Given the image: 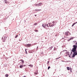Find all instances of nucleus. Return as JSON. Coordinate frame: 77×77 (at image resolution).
Segmentation results:
<instances>
[{
    "label": "nucleus",
    "mask_w": 77,
    "mask_h": 77,
    "mask_svg": "<svg viewBox=\"0 0 77 77\" xmlns=\"http://www.w3.org/2000/svg\"><path fill=\"white\" fill-rule=\"evenodd\" d=\"M76 45H74L73 46V48H72V51L73 53V55L72 56V57H75L76 55H77V43H76Z\"/></svg>",
    "instance_id": "obj_1"
},
{
    "label": "nucleus",
    "mask_w": 77,
    "mask_h": 77,
    "mask_svg": "<svg viewBox=\"0 0 77 77\" xmlns=\"http://www.w3.org/2000/svg\"><path fill=\"white\" fill-rule=\"evenodd\" d=\"M42 3H40L39 4H36L35 5V6H41L42 5Z\"/></svg>",
    "instance_id": "obj_2"
},
{
    "label": "nucleus",
    "mask_w": 77,
    "mask_h": 77,
    "mask_svg": "<svg viewBox=\"0 0 77 77\" xmlns=\"http://www.w3.org/2000/svg\"><path fill=\"white\" fill-rule=\"evenodd\" d=\"M42 26L43 27H45L46 29H48L47 28V27L46 26V25H45V24H42Z\"/></svg>",
    "instance_id": "obj_3"
},
{
    "label": "nucleus",
    "mask_w": 77,
    "mask_h": 77,
    "mask_svg": "<svg viewBox=\"0 0 77 77\" xmlns=\"http://www.w3.org/2000/svg\"><path fill=\"white\" fill-rule=\"evenodd\" d=\"M20 61H21V64H23L24 63V61L23 60H21Z\"/></svg>",
    "instance_id": "obj_4"
},
{
    "label": "nucleus",
    "mask_w": 77,
    "mask_h": 77,
    "mask_svg": "<svg viewBox=\"0 0 77 77\" xmlns=\"http://www.w3.org/2000/svg\"><path fill=\"white\" fill-rule=\"evenodd\" d=\"M71 69V68H69V67H67V70H68V71H69V70H70Z\"/></svg>",
    "instance_id": "obj_5"
},
{
    "label": "nucleus",
    "mask_w": 77,
    "mask_h": 77,
    "mask_svg": "<svg viewBox=\"0 0 77 77\" xmlns=\"http://www.w3.org/2000/svg\"><path fill=\"white\" fill-rule=\"evenodd\" d=\"M46 26H47V27H49V26L51 27V26H50V24H49V25H48V24H46Z\"/></svg>",
    "instance_id": "obj_6"
},
{
    "label": "nucleus",
    "mask_w": 77,
    "mask_h": 77,
    "mask_svg": "<svg viewBox=\"0 0 77 77\" xmlns=\"http://www.w3.org/2000/svg\"><path fill=\"white\" fill-rule=\"evenodd\" d=\"M20 68H23V65H21L20 66Z\"/></svg>",
    "instance_id": "obj_7"
},
{
    "label": "nucleus",
    "mask_w": 77,
    "mask_h": 77,
    "mask_svg": "<svg viewBox=\"0 0 77 77\" xmlns=\"http://www.w3.org/2000/svg\"><path fill=\"white\" fill-rule=\"evenodd\" d=\"M68 33H69V32H66L65 33V35H66L67 36H68Z\"/></svg>",
    "instance_id": "obj_8"
},
{
    "label": "nucleus",
    "mask_w": 77,
    "mask_h": 77,
    "mask_svg": "<svg viewBox=\"0 0 77 77\" xmlns=\"http://www.w3.org/2000/svg\"><path fill=\"white\" fill-rule=\"evenodd\" d=\"M26 45L27 46V47H29L31 45V44H27Z\"/></svg>",
    "instance_id": "obj_9"
},
{
    "label": "nucleus",
    "mask_w": 77,
    "mask_h": 77,
    "mask_svg": "<svg viewBox=\"0 0 77 77\" xmlns=\"http://www.w3.org/2000/svg\"><path fill=\"white\" fill-rule=\"evenodd\" d=\"M41 11V10H37V9H35V11Z\"/></svg>",
    "instance_id": "obj_10"
},
{
    "label": "nucleus",
    "mask_w": 77,
    "mask_h": 77,
    "mask_svg": "<svg viewBox=\"0 0 77 77\" xmlns=\"http://www.w3.org/2000/svg\"><path fill=\"white\" fill-rule=\"evenodd\" d=\"M29 66H30V67H31L32 68L33 67V65H32L31 64L29 65Z\"/></svg>",
    "instance_id": "obj_11"
},
{
    "label": "nucleus",
    "mask_w": 77,
    "mask_h": 77,
    "mask_svg": "<svg viewBox=\"0 0 77 77\" xmlns=\"http://www.w3.org/2000/svg\"><path fill=\"white\" fill-rule=\"evenodd\" d=\"M71 73H72V69H71L70 70V74H71Z\"/></svg>",
    "instance_id": "obj_12"
},
{
    "label": "nucleus",
    "mask_w": 77,
    "mask_h": 77,
    "mask_svg": "<svg viewBox=\"0 0 77 77\" xmlns=\"http://www.w3.org/2000/svg\"><path fill=\"white\" fill-rule=\"evenodd\" d=\"M75 23H73L72 25V27H73L74 26V25H75Z\"/></svg>",
    "instance_id": "obj_13"
},
{
    "label": "nucleus",
    "mask_w": 77,
    "mask_h": 77,
    "mask_svg": "<svg viewBox=\"0 0 77 77\" xmlns=\"http://www.w3.org/2000/svg\"><path fill=\"white\" fill-rule=\"evenodd\" d=\"M53 26H54V24H52V25H51V27H53Z\"/></svg>",
    "instance_id": "obj_14"
},
{
    "label": "nucleus",
    "mask_w": 77,
    "mask_h": 77,
    "mask_svg": "<svg viewBox=\"0 0 77 77\" xmlns=\"http://www.w3.org/2000/svg\"><path fill=\"white\" fill-rule=\"evenodd\" d=\"M25 52L26 54H27V49H25Z\"/></svg>",
    "instance_id": "obj_15"
},
{
    "label": "nucleus",
    "mask_w": 77,
    "mask_h": 77,
    "mask_svg": "<svg viewBox=\"0 0 77 77\" xmlns=\"http://www.w3.org/2000/svg\"><path fill=\"white\" fill-rule=\"evenodd\" d=\"M38 24V23H35V24H34V25L35 26H36Z\"/></svg>",
    "instance_id": "obj_16"
},
{
    "label": "nucleus",
    "mask_w": 77,
    "mask_h": 77,
    "mask_svg": "<svg viewBox=\"0 0 77 77\" xmlns=\"http://www.w3.org/2000/svg\"><path fill=\"white\" fill-rule=\"evenodd\" d=\"M66 54H67V55H69V52H67Z\"/></svg>",
    "instance_id": "obj_17"
},
{
    "label": "nucleus",
    "mask_w": 77,
    "mask_h": 77,
    "mask_svg": "<svg viewBox=\"0 0 77 77\" xmlns=\"http://www.w3.org/2000/svg\"><path fill=\"white\" fill-rule=\"evenodd\" d=\"M5 76L6 77H8V76H9V75H8V74H6L5 75Z\"/></svg>",
    "instance_id": "obj_18"
},
{
    "label": "nucleus",
    "mask_w": 77,
    "mask_h": 77,
    "mask_svg": "<svg viewBox=\"0 0 77 77\" xmlns=\"http://www.w3.org/2000/svg\"><path fill=\"white\" fill-rule=\"evenodd\" d=\"M18 35H16L15 37V38H17V37H18Z\"/></svg>",
    "instance_id": "obj_19"
},
{
    "label": "nucleus",
    "mask_w": 77,
    "mask_h": 77,
    "mask_svg": "<svg viewBox=\"0 0 77 77\" xmlns=\"http://www.w3.org/2000/svg\"><path fill=\"white\" fill-rule=\"evenodd\" d=\"M49 62H50L49 61H48V62L47 63V65H48V64H49Z\"/></svg>",
    "instance_id": "obj_20"
},
{
    "label": "nucleus",
    "mask_w": 77,
    "mask_h": 77,
    "mask_svg": "<svg viewBox=\"0 0 77 77\" xmlns=\"http://www.w3.org/2000/svg\"><path fill=\"white\" fill-rule=\"evenodd\" d=\"M8 2H8L5 1V3H6V4H8Z\"/></svg>",
    "instance_id": "obj_21"
},
{
    "label": "nucleus",
    "mask_w": 77,
    "mask_h": 77,
    "mask_svg": "<svg viewBox=\"0 0 77 77\" xmlns=\"http://www.w3.org/2000/svg\"><path fill=\"white\" fill-rule=\"evenodd\" d=\"M50 66H49L48 67V69H50Z\"/></svg>",
    "instance_id": "obj_22"
},
{
    "label": "nucleus",
    "mask_w": 77,
    "mask_h": 77,
    "mask_svg": "<svg viewBox=\"0 0 77 77\" xmlns=\"http://www.w3.org/2000/svg\"><path fill=\"white\" fill-rule=\"evenodd\" d=\"M73 39V38L72 37L70 38V40H70L71 39Z\"/></svg>",
    "instance_id": "obj_23"
},
{
    "label": "nucleus",
    "mask_w": 77,
    "mask_h": 77,
    "mask_svg": "<svg viewBox=\"0 0 77 77\" xmlns=\"http://www.w3.org/2000/svg\"><path fill=\"white\" fill-rule=\"evenodd\" d=\"M52 23L53 24H54L55 23V22L54 21L53 22H52Z\"/></svg>",
    "instance_id": "obj_24"
},
{
    "label": "nucleus",
    "mask_w": 77,
    "mask_h": 77,
    "mask_svg": "<svg viewBox=\"0 0 77 77\" xmlns=\"http://www.w3.org/2000/svg\"><path fill=\"white\" fill-rule=\"evenodd\" d=\"M26 66V65H23V66Z\"/></svg>",
    "instance_id": "obj_25"
},
{
    "label": "nucleus",
    "mask_w": 77,
    "mask_h": 77,
    "mask_svg": "<svg viewBox=\"0 0 77 77\" xmlns=\"http://www.w3.org/2000/svg\"><path fill=\"white\" fill-rule=\"evenodd\" d=\"M35 74H37V72H35Z\"/></svg>",
    "instance_id": "obj_26"
},
{
    "label": "nucleus",
    "mask_w": 77,
    "mask_h": 77,
    "mask_svg": "<svg viewBox=\"0 0 77 77\" xmlns=\"http://www.w3.org/2000/svg\"><path fill=\"white\" fill-rule=\"evenodd\" d=\"M3 42H5V40H3Z\"/></svg>",
    "instance_id": "obj_27"
},
{
    "label": "nucleus",
    "mask_w": 77,
    "mask_h": 77,
    "mask_svg": "<svg viewBox=\"0 0 77 77\" xmlns=\"http://www.w3.org/2000/svg\"><path fill=\"white\" fill-rule=\"evenodd\" d=\"M35 32H38V30H35Z\"/></svg>",
    "instance_id": "obj_28"
},
{
    "label": "nucleus",
    "mask_w": 77,
    "mask_h": 77,
    "mask_svg": "<svg viewBox=\"0 0 77 77\" xmlns=\"http://www.w3.org/2000/svg\"><path fill=\"white\" fill-rule=\"evenodd\" d=\"M75 23V24H76V23H77V22H76V23Z\"/></svg>",
    "instance_id": "obj_29"
},
{
    "label": "nucleus",
    "mask_w": 77,
    "mask_h": 77,
    "mask_svg": "<svg viewBox=\"0 0 77 77\" xmlns=\"http://www.w3.org/2000/svg\"><path fill=\"white\" fill-rule=\"evenodd\" d=\"M59 58H56V59H59Z\"/></svg>",
    "instance_id": "obj_30"
},
{
    "label": "nucleus",
    "mask_w": 77,
    "mask_h": 77,
    "mask_svg": "<svg viewBox=\"0 0 77 77\" xmlns=\"http://www.w3.org/2000/svg\"><path fill=\"white\" fill-rule=\"evenodd\" d=\"M5 0V1H7V0Z\"/></svg>",
    "instance_id": "obj_31"
},
{
    "label": "nucleus",
    "mask_w": 77,
    "mask_h": 77,
    "mask_svg": "<svg viewBox=\"0 0 77 77\" xmlns=\"http://www.w3.org/2000/svg\"><path fill=\"white\" fill-rule=\"evenodd\" d=\"M35 16H36V15H35Z\"/></svg>",
    "instance_id": "obj_32"
},
{
    "label": "nucleus",
    "mask_w": 77,
    "mask_h": 77,
    "mask_svg": "<svg viewBox=\"0 0 77 77\" xmlns=\"http://www.w3.org/2000/svg\"><path fill=\"white\" fill-rule=\"evenodd\" d=\"M38 48V47H37V48Z\"/></svg>",
    "instance_id": "obj_33"
}]
</instances>
